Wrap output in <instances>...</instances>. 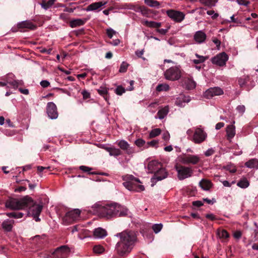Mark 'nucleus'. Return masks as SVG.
<instances>
[{"mask_svg": "<svg viewBox=\"0 0 258 258\" xmlns=\"http://www.w3.org/2000/svg\"><path fill=\"white\" fill-rule=\"evenodd\" d=\"M205 6L212 8L215 6L217 0H200Z\"/></svg>", "mask_w": 258, "mask_h": 258, "instance_id": "4c0bfd02", "label": "nucleus"}, {"mask_svg": "<svg viewBox=\"0 0 258 258\" xmlns=\"http://www.w3.org/2000/svg\"><path fill=\"white\" fill-rule=\"evenodd\" d=\"M224 126V123L223 122H219L216 124V125L215 126V128H216V130H220V128H221Z\"/></svg>", "mask_w": 258, "mask_h": 258, "instance_id": "774afa93", "label": "nucleus"}, {"mask_svg": "<svg viewBox=\"0 0 258 258\" xmlns=\"http://www.w3.org/2000/svg\"><path fill=\"white\" fill-rule=\"evenodd\" d=\"M122 180L124 181L122 184L130 191H141L145 189L142 185H137V183H141L139 179L135 177L132 175L126 174L122 176Z\"/></svg>", "mask_w": 258, "mask_h": 258, "instance_id": "39448f33", "label": "nucleus"}, {"mask_svg": "<svg viewBox=\"0 0 258 258\" xmlns=\"http://www.w3.org/2000/svg\"><path fill=\"white\" fill-rule=\"evenodd\" d=\"M195 55L197 59H192L191 61L195 64H199L203 63L206 61L207 59V57L204 56L203 55H200L198 53H196Z\"/></svg>", "mask_w": 258, "mask_h": 258, "instance_id": "f704fd0d", "label": "nucleus"}, {"mask_svg": "<svg viewBox=\"0 0 258 258\" xmlns=\"http://www.w3.org/2000/svg\"><path fill=\"white\" fill-rule=\"evenodd\" d=\"M129 66V64L126 61L122 62L120 68L119 69V72L121 73H123L126 72L127 68Z\"/></svg>", "mask_w": 258, "mask_h": 258, "instance_id": "a19ab883", "label": "nucleus"}, {"mask_svg": "<svg viewBox=\"0 0 258 258\" xmlns=\"http://www.w3.org/2000/svg\"><path fill=\"white\" fill-rule=\"evenodd\" d=\"M7 84L13 86L14 89L18 88L19 86H22L23 82L22 80H15V76L13 74H9L5 77Z\"/></svg>", "mask_w": 258, "mask_h": 258, "instance_id": "dca6fc26", "label": "nucleus"}, {"mask_svg": "<svg viewBox=\"0 0 258 258\" xmlns=\"http://www.w3.org/2000/svg\"><path fill=\"white\" fill-rule=\"evenodd\" d=\"M164 75L166 80L170 81L179 80L181 76L180 66L170 68L164 72Z\"/></svg>", "mask_w": 258, "mask_h": 258, "instance_id": "6e6552de", "label": "nucleus"}, {"mask_svg": "<svg viewBox=\"0 0 258 258\" xmlns=\"http://www.w3.org/2000/svg\"><path fill=\"white\" fill-rule=\"evenodd\" d=\"M184 85L186 89L191 90L196 87V83L192 79L188 78L185 80Z\"/></svg>", "mask_w": 258, "mask_h": 258, "instance_id": "c85d7f7f", "label": "nucleus"}, {"mask_svg": "<svg viewBox=\"0 0 258 258\" xmlns=\"http://www.w3.org/2000/svg\"><path fill=\"white\" fill-rule=\"evenodd\" d=\"M52 51V49H46V48H42L40 51L42 53H46V54H50Z\"/></svg>", "mask_w": 258, "mask_h": 258, "instance_id": "69168bd1", "label": "nucleus"}, {"mask_svg": "<svg viewBox=\"0 0 258 258\" xmlns=\"http://www.w3.org/2000/svg\"><path fill=\"white\" fill-rule=\"evenodd\" d=\"M215 152V150L213 148H209L205 151L204 154L206 156L209 157L213 155Z\"/></svg>", "mask_w": 258, "mask_h": 258, "instance_id": "5fc2aeb1", "label": "nucleus"}, {"mask_svg": "<svg viewBox=\"0 0 258 258\" xmlns=\"http://www.w3.org/2000/svg\"><path fill=\"white\" fill-rule=\"evenodd\" d=\"M145 3L150 7L159 9L160 8V3L156 0H145Z\"/></svg>", "mask_w": 258, "mask_h": 258, "instance_id": "2f4dec72", "label": "nucleus"}, {"mask_svg": "<svg viewBox=\"0 0 258 258\" xmlns=\"http://www.w3.org/2000/svg\"><path fill=\"white\" fill-rule=\"evenodd\" d=\"M222 182L223 185L225 187H230L232 184H234L235 183L234 181H232L231 183H230L227 180L222 181Z\"/></svg>", "mask_w": 258, "mask_h": 258, "instance_id": "0e129e2a", "label": "nucleus"}, {"mask_svg": "<svg viewBox=\"0 0 258 258\" xmlns=\"http://www.w3.org/2000/svg\"><path fill=\"white\" fill-rule=\"evenodd\" d=\"M199 185L203 189L208 190L212 187V184L210 180L203 179L199 182Z\"/></svg>", "mask_w": 258, "mask_h": 258, "instance_id": "cd10ccee", "label": "nucleus"}, {"mask_svg": "<svg viewBox=\"0 0 258 258\" xmlns=\"http://www.w3.org/2000/svg\"><path fill=\"white\" fill-rule=\"evenodd\" d=\"M236 110L238 113L241 114H243L245 110V106L243 105H238L236 108Z\"/></svg>", "mask_w": 258, "mask_h": 258, "instance_id": "3c124183", "label": "nucleus"}, {"mask_svg": "<svg viewBox=\"0 0 258 258\" xmlns=\"http://www.w3.org/2000/svg\"><path fill=\"white\" fill-rule=\"evenodd\" d=\"M218 234L220 238H227L229 237V234L226 230L224 229L218 231Z\"/></svg>", "mask_w": 258, "mask_h": 258, "instance_id": "de8ad7c7", "label": "nucleus"}, {"mask_svg": "<svg viewBox=\"0 0 258 258\" xmlns=\"http://www.w3.org/2000/svg\"><path fill=\"white\" fill-rule=\"evenodd\" d=\"M115 92L116 94L119 95H122L125 92V90L122 87L118 86L115 89Z\"/></svg>", "mask_w": 258, "mask_h": 258, "instance_id": "603ef678", "label": "nucleus"}, {"mask_svg": "<svg viewBox=\"0 0 258 258\" xmlns=\"http://www.w3.org/2000/svg\"><path fill=\"white\" fill-rule=\"evenodd\" d=\"M161 133V130L159 128L152 130L149 133V138H153L159 136Z\"/></svg>", "mask_w": 258, "mask_h": 258, "instance_id": "e433bc0d", "label": "nucleus"}, {"mask_svg": "<svg viewBox=\"0 0 258 258\" xmlns=\"http://www.w3.org/2000/svg\"><path fill=\"white\" fill-rule=\"evenodd\" d=\"M169 112V108L168 106H165L163 108L160 109L157 112V115L155 116V118L162 119H163L168 114Z\"/></svg>", "mask_w": 258, "mask_h": 258, "instance_id": "393cba45", "label": "nucleus"}, {"mask_svg": "<svg viewBox=\"0 0 258 258\" xmlns=\"http://www.w3.org/2000/svg\"><path fill=\"white\" fill-rule=\"evenodd\" d=\"M121 154V151L119 149L116 148L113 146L111 153L110 155L111 156L117 157Z\"/></svg>", "mask_w": 258, "mask_h": 258, "instance_id": "37998d69", "label": "nucleus"}, {"mask_svg": "<svg viewBox=\"0 0 258 258\" xmlns=\"http://www.w3.org/2000/svg\"><path fill=\"white\" fill-rule=\"evenodd\" d=\"M228 58V56L225 52H222L212 57L211 62L213 64H216L220 67H223L225 66Z\"/></svg>", "mask_w": 258, "mask_h": 258, "instance_id": "9b49d317", "label": "nucleus"}, {"mask_svg": "<svg viewBox=\"0 0 258 258\" xmlns=\"http://www.w3.org/2000/svg\"><path fill=\"white\" fill-rule=\"evenodd\" d=\"M144 52V49L141 50H137L136 51L135 53L137 56L139 57H142V56L143 55Z\"/></svg>", "mask_w": 258, "mask_h": 258, "instance_id": "338daca9", "label": "nucleus"}, {"mask_svg": "<svg viewBox=\"0 0 258 258\" xmlns=\"http://www.w3.org/2000/svg\"><path fill=\"white\" fill-rule=\"evenodd\" d=\"M107 235L106 230L102 228H96L94 231V236L96 238H103Z\"/></svg>", "mask_w": 258, "mask_h": 258, "instance_id": "b1692460", "label": "nucleus"}, {"mask_svg": "<svg viewBox=\"0 0 258 258\" xmlns=\"http://www.w3.org/2000/svg\"><path fill=\"white\" fill-rule=\"evenodd\" d=\"M47 113L48 117L51 119H56L58 117V112L56 105L52 102H49L47 104Z\"/></svg>", "mask_w": 258, "mask_h": 258, "instance_id": "f3484780", "label": "nucleus"}, {"mask_svg": "<svg viewBox=\"0 0 258 258\" xmlns=\"http://www.w3.org/2000/svg\"><path fill=\"white\" fill-rule=\"evenodd\" d=\"M55 1L56 0H49L48 2H46L45 1H43L40 4V6L42 8L47 10L53 6Z\"/></svg>", "mask_w": 258, "mask_h": 258, "instance_id": "72a5a7b5", "label": "nucleus"}, {"mask_svg": "<svg viewBox=\"0 0 258 258\" xmlns=\"http://www.w3.org/2000/svg\"><path fill=\"white\" fill-rule=\"evenodd\" d=\"M190 100L191 99L189 96H186L184 94H180L179 96L176 98L175 104L179 107H184L185 104L189 102Z\"/></svg>", "mask_w": 258, "mask_h": 258, "instance_id": "a211bd4d", "label": "nucleus"}, {"mask_svg": "<svg viewBox=\"0 0 258 258\" xmlns=\"http://www.w3.org/2000/svg\"><path fill=\"white\" fill-rule=\"evenodd\" d=\"M19 28H28L31 30H34L36 28V26L33 25L31 22L28 21H24L19 22L17 24Z\"/></svg>", "mask_w": 258, "mask_h": 258, "instance_id": "5701e85b", "label": "nucleus"}, {"mask_svg": "<svg viewBox=\"0 0 258 258\" xmlns=\"http://www.w3.org/2000/svg\"><path fill=\"white\" fill-rule=\"evenodd\" d=\"M115 236L120 238L115 245V250L119 256H125L132 250L137 240V235L133 231L125 230L117 233Z\"/></svg>", "mask_w": 258, "mask_h": 258, "instance_id": "f03ea898", "label": "nucleus"}, {"mask_svg": "<svg viewBox=\"0 0 258 258\" xmlns=\"http://www.w3.org/2000/svg\"><path fill=\"white\" fill-rule=\"evenodd\" d=\"M170 134L168 132H164L162 134V138L165 141H168L170 139Z\"/></svg>", "mask_w": 258, "mask_h": 258, "instance_id": "4d7b16f0", "label": "nucleus"}, {"mask_svg": "<svg viewBox=\"0 0 258 258\" xmlns=\"http://www.w3.org/2000/svg\"><path fill=\"white\" fill-rule=\"evenodd\" d=\"M245 166L249 168L258 169V160L256 159H252L247 161Z\"/></svg>", "mask_w": 258, "mask_h": 258, "instance_id": "7c9ffc66", "label": "nucleus"}, {"mask_svg": "<svg viewBox=\"0 0 258 258\" xmlns=\"http://www.w3.org/2000/svg\"><path fill=\"white\" fill-rule=\"evenodd\" d=\"M94 209L93 212L100 214L102 216L109 218L112 217H116L117 209L119 208L118 204L113 203L105 205H101L96 203L92 206Z\"/></svg>", "mask_w": 258, "mask_h": 258, "instance_id": "7ed1b4c3", "label": "nucleus"}, {"mask_svg": "<svg viewBox=\"0 0 258 258\" xmlns=\"http://www.w3.org/2000/svg\"><path fill=\"white\" fill-rule=\"evenodd\" d=\"M107 4L106 2H95L89 5L85 9L86 11L90 12L97 10L102 6L105 5Z\"/></svg>", "mask_w": 258, "mask_h": 258, "instance_id": "412c9836", "label": "nucleus"}, {"mask_svg": "<svg viewBox=\"0 0 258 258\" xmlns=\"http://www.w3.org/2000/svg\"><path fill=\"white\" fill-rule=\"evenodd\" d=\"M192 205L195 206L200 207L203 205V203L202 201H196L193 202Z\"/></svg>", "mask_w": 258, "mask_h": 258, "instance_id": "680f3d73", "label": "nucleus"}, {"mask_svg": "<svg viewBox=\"0 0 258 258\" xmlns=\"http://www.w3.org/2000/svg\"><path fill=\"white\" fill-rule=\"evenodd\" d=\"M119 208L117 210L116 217L124 216L128 215V210L125 207L118 204Z\"/></svg>", "mask_w": 258, "mask_h": 258, "instance_id": "c756f323", "label": "nucleus"}, {"mask_svg": "<svg viewBox=\"0 0 258 258\" xmlns=\"http://www.w3.org/2000/svg\"><path fill=\"white\" fill-rule=\"evenodd\" d=\"M169 28L167 29H158L157 32L162 35H165L168 31Z\"/></svg>", "mask_w": 258, "mask_h": 258, "instance_id": "052dcab7", "label": "nucleus"}, {"mask_svg": "<svg viewBox=\"0 0 258 258\" xmlns=\"http://www.w3.org/2000/svg\"><path fill=\"white\" fill-rule=\"evenodd\" d=\"M206 37L207 36L205 33L201 30L196 32L194 35L195 40L199 44L203 43L205 41Z\"/></svg>", "mask_w": 258, "mask_h": 258, "instance_id": "aec40b11", "label": "nucleus"}, {"mask_svg": "<svg viewBox=\"0 0 258 258\" xmlns=\"http://www.w3.org/2000/svg\"><path fill=\"white\" fill-rule=\"evenodd\" d=\"M116 144L120 149L124 151L128 155L133 156L136 153L134 148L131 147L128 142L124 140H118Z\"/></svg>", "mask_w": 258, "mask_h": 258, "instance_id": "4468645a", "label": "nucleus"}, {"mask_svg": "<svg viewBox=\"0 0 258 258\" xmlns=\"http://www.w3.org/2000/svg\"><path fill=\"white\" fill-rule=\"evenodd\" d=\"M235 121H233L232 124L228 125L226 128V136L227 140L231 142L232 139L236 134L235 126L234 125Z\"/></svg>", "mask_w": 258, "mask_h": 258, "instance_id": "6ab92c4d", "label": "nucleus"}, {"mask_svg": "<svg viewBox=\"0 0 258 258\" xmlns=\"http://www.w3.org/2000/svg\"><path fill=\"white\" fill-rule=\"evenodd\" d=\"M145 141L142 139H138L136 140L135 142V144H136V145L140 148L143 147L145 145Z\"/></svg>", "mask_w": 258, "mask_h": 258, "instance_id": "09e8293b", "label": "nucleus"}, {"mask_svg": "<svg viewBox=\"0 0 258 258\" xmlns=\"http://www.w3.org/2000/svg\"><path fill=\"white\" fill-rule=\"evenodd\" d=\"M166 14L170 19L177 23L182 22L185 18V14L183 13L174 10H167Z\"/></svg>", "mask_w": 258, "mask_h": 258, "instance_id": "ddd939ff", "label": "nucleus"}, {"mask_svg": "<svg viewBox=\"0 0 258 258\" xmlns=\"http://www.w3.org/2000/svg\"><path fill=\"white\" fill-rule=\"evenodd\" d=\"M224 92L223 90L218 87H211L207 89L204 93V97L207 99L212 98L216 96L222 95Z\"/></svg>", "mask_w": 258, "mask_h": 258, "instance_id": "2eb2a0df", "label": "nucleus"}, {"mask_svg": "<svg viewBox=\"0 0 258 258\" xmlns=\"http://www.w3.org/2000/svg\"><path fill=\"white\" fill-rule=\"evenodd\" d=\"M226 170L229 171L230 173H235L236 171V168L234 164H230L224 167Z\"/></svg>", "mask_w": 258, "mask_h": 258, "instance_id": "79ce46f5", "label": "nucleus"}, {"mask_svg": "<svg viewBox=\"0 0 258 258\" xmlns=\"http://www.w3.org/2000/svg\"><path fill=\"white\" fill-rule=\"evenodd\" d=\"M236 2L239 5L247 6L249 4L248 0H237Z\"/></svg>", "mask_w": 258, "mask_h": 258, "instance_id": "864d4df0", "label": "nucleus"}, {"mask_svg": "<svg viewBox=\"0 0 258 258\" xmlns=\"http://www.w3.org/2000/svg\"><path fill=\"white\" fill-rule=\"evenodd\" d=\"M104 250V248L100 245H96L93 247V251L97 254H101Z\"/></svg>", "mask_w": 258, "mask_h": 258, "instance_id": "ea45409f", "label": "nucleus"}, {"mask_svg": "<svg viewBox=\"0 0 258 258\" xmlns=\"http://www.w3.org/2000/svg\"><path fill=\"white\" fill-rule=\"evenodd\" d=\"M174 168L177 172V176L179 180H183L190 177L194 173L191 167L176 164Z\"/></svg>", "mask_w": 258, "mask_h": 258, "instance_id": "423d86ee", "label": "nucleus"}, {"mask_svg": "<svg viewBox=\"0 0 258 258\" xmlns=\"http://www.w3.org/2000/svg\"><path fill=\"white\" fill-rule=\"evenodd\" d=\"M40 84L43 88H46L50 85V83L47 80H42Z\"/></svg>", "mask_w": 258, "mask_h": 258, "instance_id": "13d9d810", "label": "nucleus"}, {"mask_svg": "<svg viewBox=\"0 0 258 258\" xmlns=\"http://www.w3.org/2000/svg\"><path fill=\"white\" fill-rule=\"evenodd\" d=\"M14 223V220L7 219L3 221L2 225V228L5 231L10 232L12 229Z\"/></svg>", "mask_w": 258, "mask_h": 258, "instance_id": "4be33fe9", "label": "nucleus"}, {"mask_svg": "<svg viewBox=\"0 0 258 258\" xmlns=\"http://www.w3.org/2000/svg\"><path fill=\"white\" fill-rule=\"evenodd\" d=\"M7 208L13 210H20L29 208L28 214L36 221H40L39 216L43 206L40 204L34 202L31 198L25 196L21 199H10L5 204Z\"/></svg>", "mask_w": 258, "mask_h": 258, "instance_id": "f257e3e1", "label": "nucleus"}, {"mask_svg": "<svg viewBox=\"0 0 258 258\" xmlns=\"http://www.w3.org/2000/svg\"><path fill=\"white\" fill-rule=\"evenodd\" d=\"M249 80L248 76H243L238 80V83L241 87L243 86Z\"/></svg>", "mask_w": 258, "mask_h": 258, "instance_id": "a18cd8bd", "label": "nucleus"}, {"mask_svg": "<svg viewBox=\"0 0 258 258\" xmlns=\"http://www.w3.org/2000/svg\"><path fill=\"white\" fill-rule=\"evenodd\" d=\"M200 161L199 155L184 154L180 157V161L184 164H197Z\"/></svg>", "mask_w": 258, "mask_h": 258, "instance_id": "9d476101", "label": "nucleus"}, {"mask_svg": "<svg viewBox=\"0 0 258 258\" xmlns=\"http://www.w3.org/2000/svg\"><path fill=\"white\" fill-rule=\"evenodd\" d=\"M70 252V248L66 245H63L57 248L50 253L44 254L43 257L46 258H66L68 257Z\"/></svg>", "mask_w": 258, "mask_h": 258, "instance_id": "0eeeda50", "label": "nucleus"}, {"mask_svg": "<svg viewBox=\"0 0 258 258\" xmlns=\"http://www.w3.org/2000/svg\"><path fill=\"white\" fill-rule=\"evenodd\" d=\"M142 24L148 27L153 28H158L161 26V23L160 22L149 21L148 20L143 21Z\"/></svg>", "mask_w": 258, "mask_h": 258, "instance_id": "bb28decb", "label": "nucleus"}, {"mask_svg": "<svg viewBox=\"0 0 258 258\" xmlns=\"http://www.w3.org/2000/svg\"><path fill=\"white\" fill-rule=\"evenodd\" d=\"M98 92L99 94L102 95L104 98L107 101V94L108 93L107 89L105 87H101L99 89H98Z\"/></svg>", "mask_w": 258, "mask_h": 258, "instance_id": "58836bf2", "label": "nucleus"}, {"mask_svg": "<svg viewBox=\"0 0 258 258\" xmlns=\"http://www.w3.org/2000/svg\"><path fill=\"white\" fill-rule=\"evenodd\" d=\"M207 14L208 15L211 16L212 18L213 19H215L218 17V14L217 13H215L213 10L208 11L207 12Z\"/></svg>", "mask_w": 258, "mask_h": 258, "instance_id": "6e6d98bb", "label": "nucleus"}, {"mask_svg": "<svg viewBox=\"0 0 258 258\" xmlns=\"http://www.w3.org/2000/svg\"><path fill=\"white\" fill-rule=\"evenodd\" d=\"M149 172H155L154 176L151 179V185L153 186L157 181L161 180L167 176V173L165 170L161 168L160 163L156 161L150 162L148 165Z\"/></svg>", "mask_w": 258, "mask_h": 258, "instance_id": "20e7f679", "label": "nucleus"}, {"mask_svg": "<svg viewBox=\"0 0 258 258\" xmlns=\"http://www.w3.org/2000/svg\"><path fill=\"white\" fill-rule=\"evenodd\" d=\"M85 22V19H76L71 20L70 22V25L72 28H75L83 25Z\"/></svg>", "mask_w": 258, "mask_h": 258, "instance_id": "a878e982", "label": "nucleus"}, {"mask_svg": "<svg viewBox=\"0 0 258 258\" xmlns=\"http://www.w3.org/2000/svg\"><path fill=\"white\" fill-rule=\"evenodd\" d=\"M212 41L216 44L217 49L219 50L220 49L221 41L219 40H218L217 38H213Z\"/></svg>", "mask_w": 258, "mask_h": 258, "instance_id": "bf43d9fd", "label": "nucleus"}, {"mask_svg": "<svg viewBox=\"0 0 258 258\" xmlns=\"http://www.w3.org/2000/svg\"><path fill=\"white\" fill-rule=\"evenodd\" d=\"M169 86L166 83L160 84L156 87V90L158 92L166 91L169 90Z\"/></svg>", "mask_w": 258, "mask_h": 258, "instance_id": "c9c22d12", "label": "nucleus"}, {"mask_svg": "<svg viewBox=\"0 0 258 258\" xmlns=\"http://www.w3.org/2000/svg\"><path fill=\"white\" fill-rule=\"evenodd\" d=\"M116 33V32L111 28H109L106 30V34L109 38H112L113 35Z\"/></svg>", "mask_w": 258, "mask_h": 258, "instance_id": "8fccbe9b", "label": "nucleus"}, {"mask_svg": "<svg viewBox=\"0 0 258 258\" xmlns=\"http://www.w3.org/2000/svg\"><path fill=\"white\" fill-rule=\"evenodd\" d=\"M163 225L162 224H155L152 226V229L155 233H159L162 229Z\"/></svg>", "mask_w": 258, "mask_h": 258, "instance_id": "49530a36", "label": "nucleus"}, {"mask_svg": "<svg viewBox=\"0 0 258 258\" xmlns=\"http://www.w3.org/2000/svg\"><path fill=\"white\" fill-rule=\"evenodd\" d=\"M80 211L79 209H74L66 213L62 219L63 223L66 225L79 219Z\"/></svg>", "mask_w": 258, "mask_h": 258, "instance_id": "1a4fd4ad", "label": "nucleus"}, {"mask_svg": "<svg viewBox=\"0 0 258 258\" xmlns=\"http://www.w3.org/2000/svg\"><path fill=\"white\" fill-rule=\"evenodd\" d=\"M241 232L240 231H236L234 232L233 236L236 239H239L241 236Z\"/></svg>", "mask_w": 258, "mask_h": 258, "instance_id": "e2e57ef3", "label": "nucleus"}, {"mask_svg": "<svg viewBox=\"0 0 258 258\" xmlns=\"http://www.w3.org/2000/svg\"><path fill=\"white\" fill-rule=\"evenodd\" d=\"M79 169L83 172H88L90 174H95V172L90 171L92 170V168L86 166L82 165L79 167Z\"/></svg>", "mask_w": 258, "mask_h": 258, "instance_id": "c03bdc74", "label": "nucleus"}, {"mask_svg": "<svg viewBox=\"0 0 258 258\" xmlns=\"http://www.w3.org/2000/svg\"><path fill=\"white\" fill-rule=\"evenodd\" d=\"M237 185L241 188H246L249 186V182L246 178H242L237 182Z\"/></svg>", "mask_w": 258, "mask_h": 258, "instance_id": "473e14b6", "label": "nucleus"}, {"mask_svg": "<svg viewBox=\"0 0 258 258\" xmlns=\"http://www.w3.org/2000/svg\"><path fill=\"white\" fill-rule=\"evenodd\" d=\"M207 138V134L204 130L200 127L195 129V133L192 137V141L196 144H200L203 142Z\"/></svg>", "mask_w": 258, "mask_h": 258, "instance_id": "f8f14e48", "label": "nucleus"}]
</instances>
